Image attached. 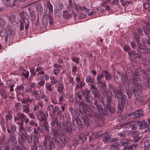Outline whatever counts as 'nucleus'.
<instances>
[{"instance_id":"1","label":"nucleus","mask_w":150,"mask_h":150,"mask_svg":"<svg viewBox=\"0 0 150 150\" xmlns=\"http://www.w3.org/2000/svg\"><path fill=\"white\" fill-rule=\"evenodd\" d=\"M129 72L132 76L129 81L128 86L132 88V90L134 95L135 96H138L140 91L139 89L140 87V84L141 83V79L137 76H139L140 74L137 71L134 73L130 71Z\"/></svg>"},{"instance_id":"2","label":"nucleus","mask_w":150,"mask_h":150,"mask_svg":"<svg viewBox=\"0 0 150 150\" xmlns=\"http://www.w3.org/2000/svg\"><path fill=\"white\" fill-rule=\"evenodd\" d=\"M18 125L19 130L18 134L20 137L18 138L19 144L18 146L17 150H25L26 147L23 145V142H25L27 139L25 135L26 131L24 127V124Z\"/></svg>"},{"instance_id":"3","label":"nucleus","mask_w":150,"mask_h":150,"mask_svg":"<svg viewBox=\"0 0 150 150\" xmlns=\"http://www.w3.org/2000/svg\"><path fill=\"white\" fill-rule=\"evenodd\" d=\"M128 141L127 140L124 138H121L120 140V142H115L112 144L111 146V149L113 150H117L120 147L123 146L125 149L133 150L135 149V148L137 145V144H135L128 146Z\"/></svg>"},{"instance_id":"4","label":"nucleus","mask_w":150,"mask_h":150,"mask_svg":"<svg viewBox=\"0 0 150 150\" xmlns=\"http://www.w3.org/2000/svg\"><path fill=\"white\" fill-rule=\"evenodd\" d=\"M113 92L115 93V96L117 98L118 110L121 111L123 109L124 105L125 104L127 96H123L122 93L116 89L113 90Z\"/></svg>"},{"instance_id":"5","label":"nucleus","mask_w":150,"mask_h":150,"mask_svg":"<svg viewBox=\"0 0 150 150\" xmlns=\"http://www.w3.org/2000/svg\"><path fill=\"white\" fill-rule=\"evenodd\" d=\"M56 139L54 138L51 137L48 134L45 135L44 136V142L43 143L44 148H42V149H46L49 150V149L50 150L52 149L50 145L51 144H54L55 142Z\"/></svg>"},{"instance_id":"6","label":"nucleus","mask_w":150,"mask_h":150,"mask_svg":"<svg viewBox=\"0 0 150 150\" xmlns=\"http://www.w3.org/2000/svg\"><path fill=\"white\" fill-rule=\"evenodd\" d=\"M14 121L16 122L17 121L20 120V121L16 122L17 125L24 124V122L25 120V115L21 112H19L17 114V116H14Z\"/></svg>"},{"instance_id":"7","label":"nucleus","mask_w":150,"mask_h":150,"mask_svg":"<svg viewBox=\"0 0 150 150\" xmlns=\"http://www.w3.org/2000/svg\"><path fill=\"white\" fill-rule=\"evenodd\" d=\"M52 130H51L50 134H52V132L53 133V136L56 138H57L58 136L59 138L61 139V140L62 142L66 141L67 140L68 138L67 137L65 136V135L63 134H59L58 131L54 129H53L52 127Z\"/></svg>"},{"instance_id":"8","label":"nucleus","mask_w":150,"mask_h":150,"mask_svg":"<svg viewBox=\"0 0 150 150\" xmlns=\"http://www.w3.org/2000/svg\"><path fill=\"white\" fill-rule=\"evenodd\" d=\"M90 91L87 89H85L84 91L82 92V93L84 97L85 100L89 105L92 104L91 100L93 98L90 96Z\"/></svg>"},{"instance_id":"9","label":"nucleus","mask_w":150,"mask_h":150,"mask_svg":"<svg viewBox=\"0 0 150 150\" xmlns=\"http://www.w3.org/2000/svg\"><path fill=\"white\" fill-rule=\"evenodd\" d=\"M97 83L98 88L100 90L103 91V94L105 93L106 94L109 93L108 90L106 89V83L104 81L97 82Z\"/></svg>"},{"instance_id":"10","label":"nucleus","mask_w":150,"mask_h":150,"mask_svg":"<svg viewBox=\"0 0 150 150\" xmlns=\"http://www.w3.org/2000/svg\"><path fill=\"white\" fill-rule=\"evenodd\" d=\"M108 133V132H105L102 135V136H104L105 137V138L103 140V141L105 144L107 143L108 142H112L114 141L116 142L118 140V139H117L116 138L115 139L112 138L109 136L106 137Z\"/></svg>"},{"instance_id":"11","label":"nucleus","mask_w":150,"mask_h":150,"mask_svg":"<svg viewBox=\"0 0 150 150\" xmlns=\"http://www.w3.org/2000/svg\"><path fill=\"white\" fill-rule=\"evenodd\" d=\"M6 126L7 132L9 133L14 132L16 130V126L10 122H7Z\"/></svg>"},{"instance_id":"12","label":"nucleus","mask_w":150,"mask_h":150,"mask_svg":"<svg viewBox=\"0 0 150 150\" xmlns=\"http://www.w3.org/2000/svg\"><path fill=\"white\" fill-rule=\"evenodd\" d=\"M137 47V51L140 53L146 54L149 52V49L145 45H141V44H139Z\"/></svg>"},{"instance_id":"13","label":"nucleus","mask_w":150,"mask_h":150,"mask_svg":"<svg viewBox=\"0 0 150 150\" xmlns=\"http://www.w3.org/2000/svg\"><path fill=\"white\" fill-rule=\"evenodd\" d=\"M35 115L37 116L38 120H39V117H40L41 119L46 118L48 116V113L47 112H44L43 111L38 110L35 113Z\"/></svg>"},{"instance_id":"14","label":"nucleus","mask_w":150,"mask_h":150,"mask_svg":"<svg viewBox=\"0 0 150 150\" xmlns=\"http://www.w3.org/2000/svg\"><path fill=\"white\" fill-rule=\"evenodd\" d=\"M137 123L140 129L146 128L149 125V123H148L147 121L145 122L143 119L140 121H137Z\"/></svg>"},{"instance_id":"15","label":"nucleus","mask_w":150,"mask_h":150,"mask_svg":"<svg viewBox=\"0 0 150 150\" xmlns=\"http://www.w3.org/2000/svg\"><path fill=\"white\" fill-rule=\"evenodd\" d=\"M131 115L133 116L134 118L137 119L142 117L143 114L142 110H137L131 114Z\"/></svg>"},{"instance_id":"16","label":"nucleus","mask_w":150,"mask_h":150,"mask_svg":"<svg viewBox=\"0 0 150 150\" xmlns=\"http://www.w3.org/2000/svg\"><path fill=\"white\" fill-rule=\"evenodd\" d=\"M15 83V81L11 80H8L6 82V85L10 88V92H11L13 91V88Z\"/></svg>"},{"instance_id":"17","label":"nucleus","mask_w":150,"mask_h":150,"mask_svg":"<svg viewBox=\"0 0 150 150\" xmlns=\"http://www.w3.org/2000/svg\"><path fill=\"white\" fill-rule=\"evenodd\" d=\"M104 95L105 96H106V98L105 100L106 106L110 105L112 101L111 97L112 93L109 92V93H108L106 94L105 93Z\"/></svg>"},{"instance_id":"18","label":"nucleus","mask_w":150,"mask_h":150,"mask_svg":"<svg viewBox=\"0 0 150 150\" xmlns=\"http://www.w3.org/2000/svg\"><path fill=\"white\" fill-rule=\"evenodd\" d=\"M73 14V10L71 8H68L66 12H63L64 16L67 18L71 17Z\"/></svg>"},{"instance_id":"19","label":"nucleus","mask_w":150,"mask_h":150,"mask_svg":"<svg viewBox=\"0 0 150 150\" xmlns=\"http://www.w3.org/2000/svg\"><path fill=\"white\" fill-rule=\"evenodd\" d=\"M19 15L23 20V21H25V20L26 19L27 21H28L29 18V16L28 13L25 12L24 13L22 11L19 13Z\"/></svg>"},{"instance_id":"20","label":"nucleus","mask_w":150,"mask_h":150,"mask_svg":"<svg viewBox=\"0 0 150 150\" xmlns=\"http://www.w3.org/2000/svg\"><path fill=\"white\" fill-rule=\"evenodd\" d=\"M101 73L103 74L106 80L109 81L111 80L112 78L111 74L109 73L108 71L103 70L101 71Z\"/></svg>"},{"instance_id":"21","label":"nucleus","mask_w":150,"mask_h":150,"mask_svg":"<svg viewBox=\"0 0 150 150\" xmlns=\"http://www.w3.org/2000/svg\"><path fill=\"white\" fill-rule=\"evenodd\" d=\"M74 8L77 11H83L86 13H88L89 9L86 8L85 7H81L78 5L75 4L74 6Z\"/></svg>"},{"instance_id":"22","label":"nucleus","mask_w":150,"mask_h":150,"mask_svg":"<svg viewBox=\"0 0 150 150\" xmlns=\"http://www.w3.org/2000/svg\"><path fill=\"white\" fill-rule=\"evenodd\" d=\"M137 121H132L129 122V127L131 128L132 130H135L137 126Z\"/></svg>"},{"instance_id":"23","label":"nucleus","mask_w":150,"mask_h":150,"mask_svg":"<svg viewBox=\"0 0 150 150\" xmlns=\"http://www.w3.org/2000/svg\"><path fill=\"white\" fill-rule=\"evenodd\" d=\"M30 105L29 104L22 105V108L23 112L26 114L28 113L30 111L29 109Z\"/></svg>"},{"instance_id":"24","label":"nucleus","mask_w":150,"mask_h":150,"mask_svg":"<svg viewBox=\"0 0 150 150\" xmlns=\"http://www.w3.org/2000/svg\"><path fill=\"white\" fill-rule=\"evenodd\" d=\"M55 6L57 9L60 10L63 8L64 5L61 1H58L56 2Z\"/></svg>"},{"instance_id":"25","label":"nucleus","mask_w":150,"mask_h":150,"mask_svg":"<svg viewBox=\"0 0 150 150\" xmlns=\"http://www.w3.org/2000/svg\"><path fill=\"white\" fill-rule=\"evenodd\" d=\"M86 81L87 83H95V80L93 78H92L91 76L90 75H88L86 79Z\"/></svg>"},{"instance_id":"26","label":"nucleus","mask_w":150,"mask_h":150,"mask_svg":"<svg viewBox=\"0 0 150 150\" xmlns=\"http://www.w3.org/2000/svg\"><path fill=\"white\" fill-rule=\"evenodd\" d=\"M51 117V119L52 120V122L50 123V125L52 127L57 122V117H54V115H52V114H50V115Z\"/></svg>"},{"instance_id":"27","label":"nucleus","mask_w":150,"mask_h":150,"mask_svg":"<svg viewBox=\"0 0 150 150\" xmlns=\"http://www.w3.org/2000/svg\"><path fill=\"white\" fill-rule=\"evenodd\" d=\"M62 80V79H60L59 80V81L58 82V85L57 91L59 93L62 92L64 89V87L62 85V82L61 81Z\"/></svg>"},{"instance_id":"28","label":"nucleus","mask_w":150,"mask_h":150,"mask_svg":"<svg viewBox=\"0 0 150 150\" xmlns=\"http://www.w3.org/2000/svg\"><path fill=\"white\" fill-rule=\"evenodd\" d=\"M2 1L4 4V5L7 6H13L14 4H13L12 5L11 4V0H2Z\"/></svg>"},{"instance_id":"29","label":"nucleus","mask_w":150,"mask_h":150,"mask_svg":"<svg viewBox=\"0 0 150 150\" xmlns=\"http://www.w3.org/2000/svg\"><path fill=\"white\" fill-rule=\"evenodd\" d=\"M120 2L122 5L125 7L127 6L131 3V1L129 0H121Z\"/></svg>"},{"instance_id":"30","label":"nucleus","mask_w":150,"mask_h":150,"mask_svg":"<svg viewBox=\"0 0 150 150\" xmlns=\"http://www.w3.org/2000/svg\"><path fill=\"white\" fill-rule=\"evenodd\" d=\"M144 146L145 148V149H150V140H146L144 142Z\"/></svg>"},{"instance_id":"31","label":"nucleus","mask_w":150,"mask_h":150,"mask_svg":"<svg viewBox=\"0 0 150 150\" xmlns=\"http://www.w3.org/2000/svg\"><path fill=\"white\" fill-rule=\"evenodd\" d=\"M48 125V122L46 120V118L41 119V122L40 123V127H43Z\"/></svg>"},{"instance_id":"32","label":"nucleus","mask_w":150,"mask_h":150,"mask_svg":"<svg viewBox=\"0 0 150 150\" xmlns=\"http://www.w3.org/2000/svg\"><path fill=\"white\" fill-rule=\"evenodd\" d=\"M16 141L15 137V134H10L9 138L8 139V141L9 142H12Z\"/></svg>"},{"instance_id":"33","label":"nucleus","mask_w":150,"mask_h":150,"mask_svg":"<svg viewBox=\"0 0 150 150\" xmlns=\"http://www.w3.org/2000/svg\"><path fill=\"white\" fill-rule=\"evenodd\" d=\"M45 88L46 89V91H51L53 89V88L52 87L51 84L50 83H46L45 85Z\"/></svg>"},{"instance_id":"34","label":"nucleus","mask_w":150,"mask_h":150,"mask_svg":"<svg viewBox=\"0 0 150 150\" xmlns=\"http://www.w3.org/2000/svg\"><path fill=\"white\" fill-rule=\"evenodd\" d=\"M85 84V83L84 82L81 81L80 83V84H76L75 88L76 89L80 88L81 89H82L83 86H84Z\"/></svg>"},{"instance_id":"35","label":"nucleus","mask_w":150,"mask_h":150,"mask_svg":"<svg viewBox=\"0 0 150 150\" xmlns=\"http://www.w3.org/2000/svg\"><path fill=\"white\" fill-rule=\"evenodd\" d=\"M6 24V21L4 18L0 17V27H3Z\"/></svg>"},{"instance_id":"36","label":"nucleus","mask_w":150,"mask_h":150,"mask_svg":"<svg viewBox=\"0 0 150 150\" xmlns=\"http://www.w3.org/2000/svg\"><path fill=\"white\" fill-rule=\"evenodd\" d=\"M54 107V106L53 105L51 104L49 105L47 107V110L49 112L50 115V114H52L51 113L52 111V110H53Z\"/></svg>"},{"instance_id":"37","label":"nucleus","mask_w":150,"mask_h":150,"mask_svg":"<svg viewBox=\"0 0 150 150\" xmlns=\"http://www.w3.org/2000/svg\"><path fill=\"white\" fill-rule=\"evenodd\" d=\"M47 5L49 8L50 12H52L53 11V6L50 3V1H48L47 2Z\"/></svg>"},{"instance_id":"38","label":"nucleus","mask_w":150,"mask_h":150,"mask_svg":"<svg viewBox=\"0 0 150 150\" xmlns=\"http://www.w3.org/2000/svg\"><path fill=\"white\" fill-rule=\"evenodd\" d=\"M59 110V108L57 105L54 106L53 110L52 112V115H54L55 113L58 111Z\"/></svg>"},{"instance_id":"39","label":"nucleus","mask_w":150,"mask_h":150,"mask_svg":"<svg viewBox=\"0 0 150 150\" xmlns=\"http://www.w3.org/2000/svg\"><path fill=\"white\" fill-rule=\"evenodd\" d=\"M48 23L47 19L43 18L42 20V23L43 25L46 26H47Z\"/></svg>"},{"instance_id":"40","label":"nucleus","mask_w":150,"mask_h":150,"mask_svg":"<svg viewBox=\"0 0 150 150\" xmlns=\"http://www.w3.org/2000/svg\"><path fill=\"white\" fill-rule=\"evenodd\" d=\"M0 148L1 150H9V146L7 144H6L4 146H1Z\"/></svg>"},{"instance_id":"41","label":"nucleus","mask_w":150,"mask_h":150,"mask_svg":"<svg viewBox=\"0 0 150 150\" xmlns=\"http://www.w3.org/2000/svg\"><path fill=\"white\" fill-rule=\"evenodd\" d=\"M103 74H102L101 73V74H98L96 78L97 82H98L102 81L103 80H102V79L103 77Z\"/></svg>"},{"instance_id":"42","label":"nucleus","mask_w":150,"mask_h":150,"mask_svg":"<svg viewBox=\"0 0 150 150\" xmlns=\"http://www.w3.org/2000/svg\"><path fill=\"white\" fill-rule=\"evenodd\" d=\"M36 8L38 11H40V13L43 11L42 7L41 4H38L36 6Z\"/></svg>"},{"instance_id":"43","label":"nucleus","mask_w":150,"mask_h":150,"mask_svg":"<svg viewBox=\"0 0 150 150\" xmlns=\"http://www.w3.org/2000/svg\"><path fill=\"white\" fill-rule=\"evenodd\" d=\"M132 137L134 138V141L135 142H137L141 138L140 137H138L137 136L135 135L134 133L132 135Z\"/></svg>"},{"instance_id":"44","label":"nucleus","mask_w":150,"mask_h":150,"mask_svg":"<svg viewBox=\"0 0 150 150\" xmlns=\"http://www.w3.org/2000/svg\"><path fill=\"white\" fill-rule=\"evenodd\" d=\"M0 94L4 99H6L7 97V95L6 92L4 90H2L0 92Z\"/></svg>"},{"instance_id":"45","label":"nucleus","mask_w":150,"mask_h":150,"mask_svg":"<svg viewBox=\"0 0 150 150\" xmlns=\"http://www.w3.org/2000/svg\"><path fill=\"white\" fill-rule=\"evenodd\" d=\"M26 23L25 21H22L21 22L20 27V30H23L24 28V25Z\"/></svg>"},{"instance_id":"46","label":"nucleus","mask_w":150,"mask_h":150,"mask_svg":"<svg viewBox=\"0 0 150 150\" xmlns=\"http://www.w3.org/2000/svg\"><path fill=\"white\" fill-rule=\"evenodd\" d=\"M107 109L109 111L110 113H113L114 112V109L113 108L111 107L110 105L106 106Z\"/></svg>"},{"instance_id":"47","label":"nucleus","mask_w":150,"mask_h":150,"mask_svg":"<svg viewBox=\"0 0 150 150\" xmlns=\"http://www.w3.org/2000/svg\"><path fill=\"white\" fill-rule=\"evenodd\" d=\"M62 11L59 10H56L54 11V13L56 16H61L62 14Z\"/></svg>"},{"instance_id":"48","label":"nucleus","mask_w":150,"mask_h":150,"mask_svg":"<svg viewBox=\"0 0 150 150\" xmlns=\"http://www.w3.org/2000/svg\"><path fill=\"white\" fill-rule=\"evenodd\" d=\"M22 74L25 78L28 79L29 75V71H25L22 73Z\"/></svg>"},{"instance_id":"49","label":"nucleus","mask_w":150,"mask_h":150,"mask_svg":"<svg viewBox=\"0 0 150 150\" xmlns=\"http://www.w3.org/2000/svg\"><path fill=\"white\" fill-rule=\"evenodd\" d=\"M29 124L30 125L35 127H37L38 125V123L32 120H30L29 122Z\"/></svg>"},{"instance_id":"50","label":"nucleus","mask_w":150,"mask_h":150,"mask_svg":"<svg viewBox=\"0 0 150 150\" xmlns=\"http://www.w3.org/2000/svg\"><path fill=\"white\" fill-rule=\"evenodd\" d=\"M143 7L145 9H147L150 7V4L148 2H146L143 4Z\"/></svg>"},{"instance_id":"51","label":"nucleus","mask_w":150,"mask_h":150,"mask_svg":"<svg viewBox=\"0 0 150 150\" xmlns=\"http://www.w3.org/2000/svg\"><path fill=\"white\" fill-rule=\"evenodd\" d=\"M144 31L146 35L148 36H150V29L149 28H147L144 29Z\"/></svg>"},{"instance_id":"52","label":"nucleus","mask_w":150,"mask_h":150,"mask_svg":"<svg viewBox=\"0 0 150 150\" xmlns=\"http://www.w3.org/2000/svg\"><path fill=\"white\" fill-rule=\"evenodd\" d=\"M147 83L145 85V86L147 88H149L150 86V77L147 76L146 78Z\"/></svg>"},{"instance_id":"53","label":"nucleus","mask_w":150,"mask_h":150,"mask_svg":"<svg viewBox=\"0 0 150 150\" xmlns=\"http://www.w3.org/2000/svg\"><path fill=\"white\" fill-rule=\"evenodd\" d=\"M136 99L138 102H139L141 103H142L143 102V98L142 96H138L136 97Z\"/></svg>"},{"instance_id":"54","label":"nucleus","mask_w":150,"mask_h":150,"mask_svg":"<svg viewBox=\"0 0 150 150\" xmlns=\"http://www.w3.org/2000/svg\"><path fill=\"white\" fill-rule=\"evenodd\" d=\"M5 136L4 135L0 136V144H2L4 143Z\"/></svg>"},{"instance_id":"55","label":"nucleus","mask_w":150,"mask_h":150,"mask_svg":"<svg viewBox=\"0 0 150 150\" xmlns=\"http://www.w3.org/2000/svg\"><path fill=\"white\" fill-rule=\"evenodd\" d=\"M33 142L34 144H38L39 142L38 137V136L34 137Z\"/></svg>"},{"instance_id":"56","label":"nucleus","mask_w":150,"mask_h":150,"mask_svg":"<svg viewBox=\"0 0 150 150\" xmlns=\"http://www.w3.org/2000/svg\"><path fill=\"white\" fill-rule=\"evenodd\" d=\"M12 116L11 114H8L6 116V119L7 122H8V121L12 119Z\"/></svg>"},{"instance_id":"57","label":"nucleus","mask_w":150,"mask_h":150,"mask_svg":"<svg viewBox=\"0 0 150 150\" xmlns=\"http://www.w3.org/2000/svg\"><path fill=\"white\" fill-rule=\"evenodd\" d=\"M21 103L23 104H26L29 102L28 97L27 98H25L24 99L21 100Z\"/></svg>"},{"instance_id":"58","label":"nucleus","mask_w":150,"mask_h":150,"mask_svg":"<svg viewBox=\"0 0 150 150\" xmlns=\"http://www.w3.org/2000/svg\"><path fill=\"white\" fill-rule=\"evenodd\" d=\"M21 107H22V106L19 103H18L15 105V107L17 110H19Z\"/></svg>"},{"instance_id":"59","label":"nucleus","mask_w":150,"mask_h":150,"mask_svg":"<svg viewBox=\"0 0 150 150\" xmlns=\"http://www.w3.org/2000/svg\"><path fill=\"white\" fill-rule=\"evenodd\" d=\"M102 6L103 7V11L106 10L108 12L110 10V8L108 6L106 5V6Z\"/></svg>"},{"instance_id":"60","label":"nucleus","mask_w":150,"mask_h":150,"mask_svg":"<svg viewBox=\"0 0 150 150\" xmlns=\"http://www.w3.org/2000/svg\"><path fill=\"white\" fill-rule=\"evenodd\" d=\"M120 80H122V79H124L125 80V82H126L128 80L127 76L126 75H123L122 77H120Z\"/></svg>"},{"instance_id":"61","label":"nucleus","mask_w":150,"mask_h":150,"mask_svg":"<svg viewBox=\"0 0 150 150\" xmlns=\"http://www.w3.org/2000/svg\"><path fill=\"white\" fill-rule=\"evenodd\" d=\"M26 131L29 133H30L32 132L33 130V128L31 126H27L26 128Z\"/></svg>"},{"instance_id":"62","label":"nucleus","mask_w":150,"mask_h":150,"mask_svg":"<svg viewBox=\"0 0 150 150\" xmlns=\"http://www.w3.org/2000/svg\"><path fill=\"white\" fill-rule=\"evenodd\" d=\"M82 94V93L81 92V91H79L76 94V95L77 96L78 98L80 99H81V98Z\"/></svg>"},{"instance_id":"63","label":"nucleus","mask_w":150,"mask_h":150,"mask_svg":"<svg viewBox=\"0 0 150 150\" xmlns=\"http://www.w3.org/2000/svg\"><path fill=\"white\" fill-rule=\"evenodd\" d=\"M33 141V137L32 135L30 134L28 137V142L30 143H31Z\"/></svg>"},{"instance_id":"64","label":"nucleus","mask_w":150,"mask_h":150,"mask_svg":"<svg viewBox=\"0 0 150 150\" xmlns=\"http://www.w3.org/2000/svg\"><path fill=\"white\" fill-rule=\"evenodd\" d=\"M110 0H105L104 1H103L101 4L102 6H104L106 4L109 3L110 2Z\"/></svg>"}]
</instances>
